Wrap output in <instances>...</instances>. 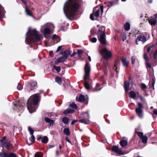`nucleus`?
Here are the masks:
<instances>
[{"mask_svg":"<svg viewBox=\"0 0 157 157\" xmlns=\"http://www.w3.org/2000/svg\"><path fill=\"white\" fill-rule=\"evenodd\" d=\"M79 6L76 3L70 1L67 3H65L63 7L64 13L66 17L71 20L70 17H73L76 15Z\"/></svg>","mask_w":157,"mask_h":157,"instance_id":"obj_1","label":"nucleus"},{"mask_svg":"<svg viewBox=\"0 0 157 157\" xmlns=\"http://www.w3.org/2000/svg\"><path fill=\"white\" fill-rule=\"evenodd\" d=\"M25 40L28 44L30 43L37 44L38 41H40L42 39L39 34V32L34 29L30 31L29 29L25 34Z\"/></svg>","mask_w":157,"mask_h":157,"instance_id":"obj_2","label":"nucleus"},{"mask_svg":"<svg viewBox=\"0 0 157 157\" xmlns=\"http://www.w3.org/2000/svg\"><path fill=\"white\" fill-rule=\"evenodd\" d=\"M36 94L30 97L28 100L27 108L29 112L32 113L36 111L37 107V105L40 99V97Z\"/></svg>","mask_w":157,"mask_h":157,"instance_id":"obj_3","label":"nucleus"},{"mask_svg":"<svg viewBox=\"0 0 157 157\" xmlns=\"http://www.w3.org/2000/svg\"><path fill=\"white\" fill-rule=\"evenodd\" d=\"M54 28V26L52 23L48 22L41 26L40 31L41 33H43L44 37L48 38L49 37L48 35Z\"/></svg>","mask_w":157,"mask_h":157,"instance_id":"obj_4","label":"nucleus"},{"mask_svg":"<svg viewBox=\"0 0 157 157\" xmlns=\"http://www.w3.org/2000/svg\"><path fill=\"white\" fill-rule=\"evenodd\" d=\"M85 75L84 76V85L85 88L87 90L90 89V87L88 81L89 80V76L90 71V67L89 66L88 63L87 62L85 65Z\"/></svg>","mask_w":157,"mask_h":157,"instance_id":"obj_5","label":"nucleus"},{"mask_svg":"<svg viewBox=\"0 0 157 157\" xmlns=\"http://www.w3.org/2000/svg\"><path fill=\"white\" fill-rule=\"evenodd\" d=\"M105 31V27L103 26H101L99 28L97 33L98 39L101 43L102 44H108L105 39L106 35Z\"/></svg>","mask_w":157,"mask_h":157,"instance_id":"obj_6","label":"nucleus"},{"mask_svg":"<svg viewBox=\"0 0 157 157\" xmlns=\"http://www.w3.org/2000/svg\"><path fill=\"white\" fill-rule=\"evenodd\" d=\"M0 143L3 147H5L7 149H11L12 148V145L10 142L7 139L6 136L3 137L0 140Z\"/></svg>","mask_w":157,"mask_h":157,"instance_id":"obj_7","label":"nucleus"},{"mask_svg":"<svg viewBox=\"0 0 157 157\" xmlns=\"http://www.w3.org/2000/svg\"><path fill=\"white\" fill-rule=\"evenodd\" d=\"M143 108V105L140 102L138 103V107H136L135 111L136 114L138 117L140 118H142L144 117V113L142 110Z\"/></svg>","mask_w":157,"mask_h":157,"instance_id":"obj_8","label":"nucleus"},{"mask_svg":"<svg viewBox=\"0 0 157 157\" xmlns=\"http://www.w3.org/2000/svg\"><path fill=\"white\" fill-rule=\"evenodd\" d=\"M100 54L105 59H108L112 56L111 52L106 48H104L100 51Z\"/></svg>","mask_w":157,"mask_h":157,"instance_id":"obj_9","label":"nucleus"},{"mask_svg":"<svg viewBox=\"0 0 157 157\" xmlns=\"http://www.w3.org/2000/svg\"><path fill=\"white\" fill-rule=\"evenodd\" d=\"M84 117L85 118L79 120L78 121L79 122L82 123H84L85 124H89V119L90 118V115L87 112L84 113H83Z\"/></svg>","mask_w":157,"mask_h":157,"instance_id":"obj_10","label":"nucleus"},{"mask_svg":"<svg viewBox=\"0 0 157 157\" xmlns=\"http://www.w3.org/2000/svg\"><path fill=\"white\" fill-rule=\"evenodd\" d=\"M147 40V35L142 34L136 39L135 42L136 44L138 45L139 41H141L143 44H144Z\"/></svg>","mask_w":157,"mask_h":157,"instance_id":"obj_11","label":"nucleus"},{"mask_svg":"<svg viewBox=\"0 0 157 157\" xmlns=\"http://www.w3.org/2000/svg\"><path fill=\"white\" fill-rule=\"evenodd\" d=\"M97 7H95V8H94L93 10V11L92 13L90 14V18L92 21H94V15L96 17H99V13L100 11V10L99 9H98L95 11L94 9L96 8Z\"/></svg>","mask_w":157,"mask_h":157,"instance_id":"obj_12","label":"nucleus"},{"mask_svg":"<svg viewBox=\"0 0 157 157\" xmlns=\"http://www.w3.org/2000/svg\"><path fill=\"white\" fill-rule=\"evenodd\" d=\"M67 58L64 56L61 57L57 58L55 61V64H57L59 63H63L67 59Z\"/></svg>","mask_w":157,"mask_h":157,"instance_id":"obj_13","label":"nucleus"},{"mask_svg":"<svg viewBox=\"0 0 157 157\" xmlns=\"http://www.w3.org/2000/svg\"><path fill=\"white\" fill-rule=\"evenodd\" d=\"M5 11L4 10V8L0 5V21H2V18L5 17Z\"/></svg>","mask_w":157,"mask_h":157,"instance_id":"obj_14","label":"nucleus"},{"mask_svg":"<svg viewBox=\"0 0 157 157\" xmlns=\"http://www.w3.org/2000/svg\"><path fill=\"white\" fill-rule=\"evenodd\" d=\"M44 120L46 123H49V126L50 127L52 126H53L54 122V121L51 120L47 117H45L44 118Z\"/></svg>","mask_w":157,"mask_h":157,"instance_id":"obj_15","label":"nucleus"},{"mask_svg":"<svg viewBox=\"0 0 157 157\" xmlns=\"http://www.w3.org/2000/svg\"><path fill=\"white\" fill-rule=\"evenodd\" d=\"M71 52V51L69 50H65L60 53V54L64 56L67 58L68 55H69Z\"/></svg>","mask_w":157,"mask_h":157,"instance_id":"obj_16","label":"nucleus"},{"mask_svg":"<svg viewBox=\"0 0 157 157\" xmlns=\"http://www.w3.org/2000/svg\"><path fill=\"white\" fill-rule=\"evenodd\" d=\"M85 97L82 94L80 95L78 98L76 97V100L77 101L80 102H83L85 101Z\"/></svg>","mask_w":157,"mask_h":157,"instance_id":"obj_17","label":"nucleus"},{"mask_svg":"<svg viewBox=\"0 0 157 157\" xmlns=\"http://www.w3.org/2000/svg\"><path fill=\"white\" fill-rule=\"evenodd\" d=\"M148 21L151 25L154 26L156 23L157 20L155 18H151L148 19Z\"/></svg>","mask_w":157,"mask_h":157,"instance_id":"obj_18","label":"nucleus"},{"mask_svg":"<svg viewBox=\"0 0 157 157\" xmlns=\"http://www.w3.org/2000/svg\"><path fill=\"white\" fill-rule=\"evenodd\" d=\"M121 61L123 66L127 67L129 63V61L127 60L126 58H122Z\"/></svg>","mask_w":157,"mask_h":157,"instance_id":"obj_19","label":"nucleus"},{"mask_svg":"<svg viewBox=\"0 0 157 157\" xmlns=\"http://www.w3.org/2000/svg\"><path fill=\"white\" fill-rule=\"evenodd\" d=\"M124 28L126 31H129L130 28V25L129 23L126 22L124 25Z\"/></svg>","mask_w":157,"mask_h":157,"instance_id":"obj_20","label":"nucleus"},{"mask_svg":"<svg viewBox=\"0 0 157 157\" xmlns=\"http://www.w3.org/2000/svg\"><path fill=\"white\" fill-rule=\"evenodd\" d=\"M155 83V80L153 78H152L151 82H150L149 83V87L152 88L153 90H154V84Z\"/></svg>","mask_w":157,"mask_h":157,"instance_id":"obj_21","label":"nucleus"},{"mask_svg":"<svg viewBox=\"0 0 157 157\" xmlns=\"http://www.w3.org/2000/svg\"><path fill=\"white\" fill-rule=\"evenodd\" d=\"M129 86V83L127 81H125L124 82V89L125 90V92H127L128 91L129 89H128V87Z\"/></svg>","mask_w":157,"mask_h":157,"instance_id":"obj_22","label":"nucleus"},{"mask_svg":"<svg viewBox=\"0 0 157 157\" xmlns=\"http://www.w3.org/2000/svg\"><path fill=\"white\" fill-rule=\"evenodd\" d=\"M30 84L31 87L30 88V90H32V87L36 86L37 84V83L36 81H31L30 82Z\"/></svg>","mask_w":157,"mask_h":157,"instance_id":"obj_23","label":"nucleus"},{"mask_svg":"<svg viewBox=\"0 0 157 157\" xmlns=\"http://www.w3.org/2000/svg\"><path fill=\"white\" fill-rule=\"evenodd\" d=\"M129 97L134 99L136 96V95L135 92L132 90L131 91L129 92Z\"/></svg>","mask_w":157,"mask_h":157,"instance_id":"obj_24","label":"nucleus"},{"mask_svg":"<svg viewBox=\"0 0 157 157\" xmlns=\"http://www.w3.org/2000/svg\"><path fill=\"white\" fill-rule=\"evenodd\" d=\"M52 40H56L57 42H59L60 40V38L56 34H54L52 36Z\"/></svg>","mask_w":157,"mask_h":157,"instance_id":"obj_25","label":"nucleus"},{"mask_svg":"<svg viewBox=\"0 0 157 157\" xmlns=\"http://www.w3.org/2000/svg\"><path fill=\"white\" fill-rule=\"evenodd\" d=\"M127 141L125 140H122L120 142V144L122 147H124L127 145Z\"/></svg>","mask_w":157,"mask_h":157,"instance_id":"obj_26","label":"nucleus"},{"mask_svg":"<svg viewBox=\"0 0 157 157\" xmlns=\"http://www.w3.org/2000/svg\"><path fill=\"white\" fill-rule=\"evenodd\" d=\"M63 132L67 136H69L70 134L69 128H64L63 130Z\"/></svg>","mask_w":157,"mask_h":157,"instance_id":"obj_27","label":"nucleus"},{"mask_svg":"<svg viewBox=\"0 0 157 157\" xmlns=\"http://www.w3.org/2000/svg\"><path fill=\"white\" fill-rule=\"evenodd\" d=\"M141 139L142 140V142L143 143L146 144L147 143L148 138L146 136H143Z\"/></svg>","mask_w":157,"mask_h":157,"instance_id":"obj_28","label":"nucleus"},{"mask_svg":"<svg viewBox=\"0 0 157 157\" xmlns=\"http://www.w3.org/2000/svg\"><path fill=\"white\" fill-rule=\"evenodd\" d=\"M25 12L28 15L33 17L31 12L29 10L27 7H26L25 8Z\"/></svg>","mask_w":157,"mask_h":157,"instance_id":"obj_29","label":"nucleus"},{"mask_svg":"<svg viewBox=\"0 0 157 157\" xmlns=\"http://www.w3.org/2000/svg\"><path fill=\"white\" fill-rule=\"evenodd\" d=\"M74 111V110L73 109H68L64 111L63 113L66 114L70 113H73Z\"/></svg>","mask_w":157,"mask_h":157,"instance_id":"obj_30","label":"nucleus"},{"mask_svg":"<svg viewBox=\"0 0 157 157\" xmlns=\"http://www.w3.org/2000/svg\"><path fill=\"white\" fill-rule=\"evenodd\" d=\"M48 137L46 136H44L41 142L43 143L46 144L48 142Z\"/></svg>","mask_w":157,"mask_h":157,"instance_id":"obj_31","label":"nucleus"},{"mask_svg":"<svg viewBox=\"0 0 157 157\" xmlns=\"http://www.w3.org/2000/svg\"><path fill=\"white\" fill-rule=\"evenodd\" d=\"M56 82H57L59 84L61 85L62 83V79L61 78L59 77H57L55 79Z\"/></svg>","mask_w":157,"mask_h":157,"instance_id":"obj_32","label":"nucleus"},{"mask_svg":"<svg viewBox=\"0 0 157 157\" xmlns=\"http://www.w3.org/2000/svg\"><path fill=\"white\" fill-rule=\"evenodd\" d=\"M49 116L51 117V118L54 119L57 116V114L54 113H51L49 114Z\"/></svg>","mask_w":157,"mask_h":157,"instance_id":"obj_33","label":"nucleus"},{"mask_svg":"<svg viewBox=\"0 0 157 157\" xmlns=\"http://www.w3.org/2000/svg\"><path fill=\"white\" fill-rule=\"evenodd\" d=\"M113 2H105L104 3V4L106 5L107 6L110 7L112 6L113 5Z\"/></svg>","mask_w":157,"mask_h":157,"instance_id":"obj_34","label":"nucleus"},{"mask_svg":"<svg viewBox=\"0 0 157 157\" xmlns=\"http://www.w3.org/2000/svg\"><path fill=\"white\" fill-rule=\"evenodd\" d=\"M53 68L58 72H59L61 70V68L60 66L58 67L56 66H54Z\"/></svg>","mask_w":157,"mask_h":157,"instance_id":"obj_35","label":"nucleus"},{"mask_svg":"<svg viewBox=\"0 0 157 157\" xmlns=\"http://www.w3.org/2000/svg\"><path fill=\"white\" fill-rule=\"evenodd\" d=\"M62 121L65 124H67L68 121V119L67 117H64L62 118Z\"/></svg>","mask_w":157,"mask_h":157,"instance_id":"obj_36","label":"nucleus"},{"mask_svg":"<svg viewBox=\"0 0 157 157\" xmlns=\"http://www.w3.org/2000/svg\"><path fill=\"white\" fill-rule=\"evenodd\" d=\"M69 105L71 107L75 108V109H77V106L76 104L74 102H72L70 103Z\"/></svg>","mask_w":157,"mask_h":157,"instance_id":"obj_37","label":"nucleus"},{"mask_svg":"<svg viewBox=\"0 0 157 157\" xmlns=\"http://www.w3.org/2000/svg\"><path fill=\"white\" fill-rule=\"evenodd\" d=\"M32 136L29 138V140L31 142L33 143L35 141V138L33 134L31 135Z\"/></svg>","mask_w":157,"mask_h":157,"instance_id":"obj_38","label":"nucleus"},{"mask_svg":"<svg viewBox=\"0 0 157 157\" xmlns=\"http://www.w3.org/2000/svg\"><path fill=\"white\" fill-rule=\"evenodd\" d=\"M112 150L113 152H117L118 150V147L117 146H113Z\"/></svg>","mask_w":157,"mask_h":157,"instance_id":"obj_39","label":"nucleus"},{"mask_svg":"<svg viewBox=\"0 0 157 157\" xmlns=\"http://www.w3.org/2000/svg\"><path fill=\"white\" fill-rule=\"evenodd\" d=\"M0 157H8V155L5 152H3L0 153Z\"/></svg>","mask_w":157,"mask_h":157,"instance_id":"obj_40","label":"nucleus"},{"mask_svg":"<svg viewBox=\"0 0 157 157\" xmlns=\"http://www.w3.org/2000/svg\"><path fill=\"white\" fill-rule=\"evenodd\" d=\"M43 155L42 153L36 152L35 154V157H43Z\"/></svg>","mask_w":157,"mask_h":157,"instance_id":"obj_41","label":"nucleus"},{"mask_svg":"<svg viewBox=\"0 0 157 157\" xmlns=\"http://www.w3.org/2000/svg\"><path fill=\"white\" fill-rule=\"evenodd\" d=\"M83 52V51L82 50L78 49L77 50V53L78 55V56H79L81 54H82Z\"/></svg>","mask_w":157,"mask_h":157,"instance_id":"obj_42","label":"nucleus"},{"mask_svg":"<svg viewBox=\"0 0 157 157\" xmlns=\"http://www.w3.org/2000/svg\"><path fill=\"white\" fill-rule=\"evenodd\" d=\"M138 136L140 138H141L143 137V136H144L143 135V133L142 132H136Z\"/></svg>","mask_w":157,"mask_h":157,"instance_id":"obj_43","label":"nucleus"},{"mask_svg":"<svg viewBox=\"0 0 157 157\" xmlns=\"http://www.w3.org/2000/svg\"><path fill=\"white\" fill-rule=\"evenodd\" d=\"M28 130L30 132V135L33 134L34 132L33 130L30 127H28Z\"/></svg>","mask_w":157,"mask_h":157,"instance_id":"obj_44","label":"nucleus"},{"mask_svg":"<svg viewBox=\"0 0 157 157\" xmlns=\"http://www.w3.org/2000/svg\"><path fill=\"white\" fill-rule=\"evenodd\" d=\"M136 57L135 56H133L132 57V64L134 65L135 63Z\"/></svg>","mask_w":157,"mask_h":157,"instance_id":"obj_45","label":"nucleus"},{"mask_svg":"<svg viewBox=\"0 0 157 157\" xmlns=\"http://www.w3.org/2000/svg\"><path fill=\"white\" fill-rule=\"evenodd\" d=\"M145 64L146 65V67L147 69L148 68H151V64H149L147 62H146Z\"/></svg>","mask_w":157,"mask_h":157,"instance_id":"obj_46","label":"nucleus"},{"mask_svg":"<svg viewBox=\"0 0 157 157\" xmlns=\"http://www.w3.org/2000/svg\"><path fill=\"white\" fill-rule=\"evenodd\" d=\"M8 157H16V155L15 154L12 153L8 155Z\"/></svg>","mask_w":157,"mask_h":157,"instance_id":"obj_47","label":"nucleus"},{"mask_svg":"<svg viewBox=\"0 0 157 157\" xmlns=\"http://www.w3.org/2000/svg\"><path fill=\"white\" fill-rule=\"evenodd\" d=\"M154 46V45L153 44L152 45H151V46L147 48V51L148 52H150V51L151 50V48H153V47Z\"/></svg>","mask_w":157,"mask_h":157,"instance_id":"obj_48","label":"nucleus"},{"mask_svg":"<svg viewBox=\"0 0 157 157\" xmlns=\"http://www.w3.org/2000/svg\"><path fill=\"white\" fill-rule=\"evenodd\" d=\"M17 88L18 90H21L22 89L23 87L21 85H18L17 86Z\"/></svg>","mask_w":157,"mask_h":157,"instance_id":"obj_49","label":"nucleus"},{"mask_svg":"<svg viewBox=\"0 0 157 157\" xmlns=\"http://www.w3.org/2000/svg\"><path fill=\"white\" fill-rule=\"evenodd\" d=\"M141 88L143 89H146L147 88V86L146 85L143 83H142L141 84Z\"/></svg>","mask_w":157,"mask_h":157,"instance_id":"obj_50","label":"nucleus"},{"mask_svg":"<svg viewBox=\"0 0 157 157\" xmlns=\"http://www.w3.org/2000/svg\"><path fill=\"white\" fill-rule=\"evenodd\" d=\"M97 40V39L95 37H93L92 38L91 40V41L92 43H95Z\"/></svg>","mask_w":157,"mask_h":157,"instance_id":"obj_51","label":"nucleus"},{"mask_svg":"<svg viewBox=\"0 0 157 157\" xmlns=\"http://www.w3.org/2000/svg\"><path fill=\"white\" fill-rule=\"evenodd\" d=\"M18 107H19V108H18V109L20 111H21V110H22L23 109V106L22 105L21 106H20L19 105H17Z\"/></svg>","mask_w":157,"mask_h":157,"instance_id":"obj_52","label":"nucleus"},{"mask_svg":"<svg viewBox=\"0 0 157 157\" xmlns=\"http://www.w3.org/2000/svg\"><path fill=\"white\" fill-rule=\"evenodd\" d=\"M100 9L101 11V14L102 15L103 12L104 7L103 6L101 5L100 6Z\"/></svg>","mask_w":157,"mask_h":157,"instance_id":"obj_53","label":"nucleus"},{"mask_svg":"<svg viewBox=\"0 0 157 157\" xmlns=\"http://www.w3.org/2000/svg\"><path fill=\"white\" fill-rule=\"evenodd\" d=\"M62 46H59L57 49L56 52H58L59 51H60V50H61V48H62Z\"/></svg>","mask_w":157,"mask_h":157,"instance_id":"obj_54","label":"nucleus"},{"mask_svg":"<svg viewBox=\"0 0 157 157\" xmlns=\"http://www.w3.org/2000/svg\"><path fill=\"white\" fill-rule=\"evenodd\" d=\"M126 39V36L125 35H123L122 36V40L124 41Z\"/></svg>","mask_w":157,"mask_h":157,"instance_id":"obj_55","label":"nucleus"},{"mask_svg":"<svg viewBox=\"0 0 157 157\" xmlns=\"http://www.w3.org/2000/svg\"><path fill=\"white\" fill-rule=\"evenodd\" d=\"M140 100L142 101H144V98L141 96H140L139 97Z\"/></svg>","mask_w":157,"mask_h":157,"instance_id":"obj_56","label":"nucleus"},{"mask_svg":"<svg viewBox=\"0 0 157 157\" xmlns=\"http://www.w3.org/2000/svg\"><path fill=\"white\" fill-rule=\"evenodd\" d=\"M77 121V120H73L72 121H71V124L72 125H73Z\"/></svg>","mask_w":157,"mask_h":157,"instance_id":"obj_57","label":"nucleus"},{"mask_svg":"<svg viewBox=\"0 0 157 157\" xmlns=\"http://www.w3.org/2000/svg\"><path fill=\"white\" fill-rule=\"evenodd\" d=\"M76 52H74L71 55V57H73L76 54Z\"/></svg>","mask_w":157,"mask_h":157,"instance_id":"obj_58","label":"nucleus"},{"mask_svg":"<svg viewBox=\"0 0 157 157\" xmlns=\"http://www.w3.org/2000/svg\"><path fill=\"white\" fill-rule=\"evenodd\" d=\"M102 87H101L100 88L98 89H94L93 91L94 92H96V91H99L101 89H102Z\"/></svg>","mask_w":157,"mask_h":157,"instance_id":"obj_59","label":"nucleus"},{"mask_svg":"<svg viewBox=\"0 0 157 157\" xmlns=\"http://www.w3.org/2000/svg\"><path fill=\"white\" fill-rule=\"evenodd\" d=\"M66 140L67 141V142H69V143H71V141H70V140L67 137H66Z\"/></svg>","mask_w":157,"mask_h":157,"instance_id":"obj_60","label":"nucleus"},{"mask_svg":"<svg viewBox=\"0 0 157 157\" xmlns=\"http://www.w3.org/2000/svg\"><path fill=\"white\" fill-rule=\"evenodd\" d=\"M153 114L155 115H157V110H154Z\"/></svg>","mask_w":157,"mask_h":157,"instance_id":"obj_61","label":"nucleus"},{"mask_svg":"<svg viewBox=\"0 0 157 157\" xmlns=\"http://www.w3.org/2000/svg\"><path fill=\"white\" fill-rule=\"evenodd\" d=\"M54 147V145H50L48 146V148L49 149L52 148Z\"/></svg>","mask_w":157,"mask_h":157,"instance_id":"obj_62","label":"nucleus"},{"mask_svg":"<svg viewBox=\"0 0 157 157\" xmlns=\"http://www.w3.org/2000/svg\"><path fill=\"white\" fill-rule=\"evenodd\" d=\"M144 59L146 61V62H147L149 60V58L148 56L147 57L146 59Z\"/></svg>","mask_w":157,"mask_h":157,"instance_id":"obj_63","label":"nucleus"},{"mask_svg":"<svg viewBox=\"0 0 157 157\" xmlns=\"http://www.w3.org/2000/svg\"><path fill=\"white\" fill-rule=\"evenodd\" d=\"M147 57V54L146 53H144V59H146V58Z\"/></svg>","mask_w":157,"mask_h":157,"instance_id":"obj_64","label":"nucleus"}]
</instances>
